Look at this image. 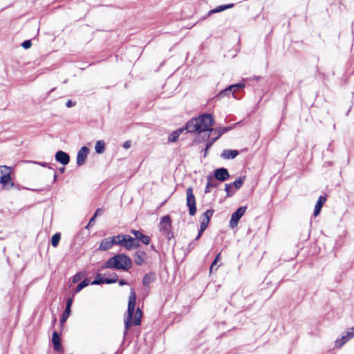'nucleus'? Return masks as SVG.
<instances>
[{"mask_svg":"<svg viewBox=\"0 0 354 354\" xmlns=\"http://www.w3.org/2000/svg\"><path fill=\"white\" fill-rule=\"evenodd\" d=\"M214 120L212 115L203 114L189 121L186 124V129L189 132H212L213 131L212 127L214 124Z\"/></svg>","mask_w":354,"mask_h":354,"instance_id":"1","label":"nucleus"},{"mask_svg":"<svg viewBox=\"0 0 354 354\" xmlns=\"http://www.w3.org/2000/svg\"><path fill=\"white\" fill-rule=\"evenodd\" d=\"M136 301V292L133 289H131L128 303V316L124 320V324L127 330H129L131 325L138 326L141 323L142 314L140 308H138L135 312Z\"/></svg>","mask_w":354,"mask_h":354,"instance_id":"2","label":"nucleus"},{"mask_svg":"<svg viewBox=\"0 0 354 354\" xmlns=\"http://www.w3.org/2000/svg\"><path fill=\"white\" fill-rule=\"evenodd\" d=\"M131 260L128 256L124 254H118L110 258L102 266V268L104 269L114 268L118 270H127L131 267Z\"/></svg>","mask_w":354,"mask_h":354,"instance_id":"3","label":"nucleus"},{"mask_svg":"<svg viewBox=\"0 0 354 354\" xmlns=\"http://www.w3.org/2000/svg\"><path fill=\"white\" fill-rule=\"evenodd\" d=\"M115 245L125 248L127 250H131L139 246V243L133 238L126 234H118L115 236Z\"/></svg>","mask_w":354,"mask_h":354,"instance_id":"4","label":"nucleus"},{"mask_svg":"<svg viewBox=\"0 0 354 354\" xmlns=\"http://www.w3.org/2000/svg\"><path fill=\"white\" fill-rule=\"evenodd\" d=\"M10 173L11 170L9 167L5 165L0 166V184L4 187H11L13 186Z\"/></svg>","mask_w":354,"mask_h":354,"instance_id":"5","label":"nucleus"},{"mask_svg":"<svg viewBox=\"0 0 354 354\" xmlns=\"http://www.w3.org/2000/svg\"><path fill=\"white\" fill-rule=\"evenodd\" d=\"M187 196V205L189 207V213L190 215L194 216L196 212V199L193 194L192 187H189L186 191Z\"/></svg>","mask_w":354,"mask_h":354,"instance_id":"6","label":"nucleus"},{"mask_svg":"<svg viewBox=\"0 0 354 354\" xmlns=\"http://www.w3.org/2000/svg\"><path fill=\"white\" fill-rule=\"evenodd\" d=\"M213 212H214V211L212 209H208L203 214V216L201 217L200 230H199L197 237L196 238V240H198L201 237L203 232L207 228V227L209 224V220L213 215Z\"/></svg>","mask_w":354,"mask_h":354,"instance_id":"7","label":"nucleus"},{"mask_svg":"<svg viewBox=\"0 0 354 354\" xmlns=\"http://www.w3.org/2000/svg\"><path fill=\"white\" fill-rule=\"evenodd\" d=\"M171 227V220L169 216H164L161 218L160 222V230L162 231L165 234H166L168 236V239H170V229Z\"/></svg>","mask_w":354,"mask_h":354,"instance_id":"8","label":"nucleus"},{"mask_svg":"<svg viewBox=\"0 0 354 354\" xmlns=\"http://www.w3.org/2000/svg\"><path fill=\"white\" fill-rule=\"evenodd\" d=\"M246 208V207H241L232 214L230 221V225L232 228L237 226L238 222L245 212Z\"/></svg>","mask_w":354,"mask_h":354,"instance_id":"9","label":"nucleus"},{"mask_svg":"<svg viewBox=\"0 0 354 354\" xmlns=\"http://www.w3.org/2000/svg\"><path fill=\"white\" fill-rule=\"evenodd\" d=\"M115 236L105 238L102 240L99 248L101 251H107L110 250L114 245H115Z\"/></svg>","mask_w":354,"mask_h":354,"instance_id":"10","label":"nucleus"},{"mask_svg":"<svg viewBox=\"0 0 354 354\" xmlns=\"http://www.w3.org/2000/svg\"><path fill=\"white\" fill-rule=\"evenodd\" d=\"M89 153V149L87 147H82L78 151L77 155L76 162L78 166H82L85 163Z\"/></svg>","mask_w":354,"mask_h":354,"instance_id":"11","label":"nucleus"},{"mask_svg":"<svg viewBox=\"0 0 354 354\" xmlns=\"http://www.w3.org/2000/svg\"><path fill=\"white\" fill-rule=\"evenodd\" d=\"M215 178L220 181H225L230 177L228 171L225 168H219L214 171Z\"/></svg>","mask_w":354,"mask_h":354,"instance_id":"12","label":"nucleus"},{"mask_svg":"<svg viewBox=\"0 0 354 354\" xmlns=\"http://www.w3.org/2000/svg\"><path fill=\"white\" fill-rule=\"evenodd\" d=\"M55 160L61 164L66 165L69 162L70 157L66 152L59 151L55 154Z\"/></svg>","mask_w":354,"mask_h":354,"instance_id":"13","label":"nucleus"},{"mask_svg":"<svg viewBox=\"0 0 354 354\" xmlns=\"http://www.w3.org/2000/svg\"><path fill=\"white\" fill-rule=\"evenodd\" d=\"M72 303H73V299L72 298L68 299L67 302H66V309H65L64 312L63 313L62 317H61V320H60V322L62 324H63L66 321V319L68 318V317L71 315V308L72 306Z\"/></svg>","mask_w":354,"mask_h":354,"instance_id":"14","label":"nucleus"},{"mask_svg":"<svg viewBox=\"0 0 354 354\" xmlns=\"http://www.w3.org/2000/svg\"><path fill=\"white\" fill-rule=\"evenodd\" d=\"M131 233L133 234L138 240H140L142 243L145 245H148L150 243V238L148 236L143 234L141 232L131 230Z\"/></svg>","mask_w":354,"mask_h":354,"instance_id":"15","label":"nucleus"},{"mask_svg":"<svg viewBox=\"0 0 354 354\" xmlns=\"http://www.w3.org/2000/svg\"><path fill=\"white\" fill-rule=\"evenodd\" d=\"M239 151L234 149H225L224 150L221 156L225 160L234 159L239 155Z\"/></svg>","mask_w":354,"mask_h":354,"instance_id":"16","label":"nucleus"},{"mask_svg":"<svg viewBox=\"0 0 354 354\" xmlns=\"http://www.w3.org/2000/svg\"><path fill=\"white\" fill-rule=\"evenodd\" d=\"M244 87H245V84L243 83L231 85V86H228L227 88H225L224 91L221 92L218 94V96L220 97V96L223 95L224 93H227L228 91H232L233 93V95H234V93L237 89L243 88Z\"/></svg>","mask_w":354,"mask_h":354,"instance_id":"17","label":"nucleus"},{"mask_svg":"<svg viewBox=\"0 0 354 354\" xmlns=\"http://www.w3.org/2000/svg\"><path fill=\"white\" fill-rule=\"evenodd\" d=\"M326 201V198L325 196H319V198L315 205V209H314L313 214L315 216H317L319 215V214L320 213V211L322 209V207Z\"/></svg>","mask_w":354,"mask_h":354,"instance_id":"18","label":"nucleus"},{"mask_svg":"<svg viewBox=\"0 0 354 354\" xmlns=\"http://www.w3.org/2000/svg\"><path fill=\"white\" fill-rule=\"evenodd\" d=\"M52 341H53V344L54 346V348L56 351H59L62 349L61 342H60V338L57 332H53Z\"/></svg>","mask_w":354,"mask_h":354,"instance_id":"19","label":"nucleus"},{"mask_svg":"<svg viewBox=\"0 0 354 354\" xmlns=\"http://www.w3.org/2000/svg\"><path fill=\"white\" fill-rule=\"evenodd\" d=\"M95 152L102 154L105 151V142L103 140H97L95 146Z\"/></svg>","mask_w":354,"mask_h":354,"instance_id":"20","label":"nucleus"},{"mask_svg":"<svg viewBox=\"0 0 354 354\" xmlns=\"http://www.w3.org/2000/svg\"><path fill=\"white\" fill-rule=\"evenodd\" d=\"M233 6H234L233 3H230V4H227V5H224V6H219L216 7V8L212 10L209 12V14L220 12L226 9L232 8H233Z\"/></svg>","mask_w":354,"mask_h":354,"instance_id":"21","label":"nucleus"},{"mask_svg":"<svg viewBox=\"0 0 354 354\" xmlns=\"http://www.w3.org/2000/svg\"><path fill=\"white\" fill-rule=\"evenodd\" d=\"M184 131L183 129H178L174 132H172L170 136H169V141L171 142H176L179 136L180 135V133Z\"/></svg>","mask_w":354,"mask_h":354,"instance_id":"22","label":"nucleus"},{"mask_svg":"<svg viewBox=\"0 0 354 354\" xmlns=\"http://www.w3.org/2000/svg\"><path fill=\"white\" fill-rule=\"evenodd\" d=\"M216 186V183L214 182L212 176L207 177V183L205 188V192L209 193L210 192V189L212 187H214Z\"/></svg>","mask_w":354,"mask_h":354,"instance_id":"23","label":"nucleus"},{"mask_svg":"<svg viewBox=\"0 0 354 354\" xmlns=\"http://www.w3.org/2000/svg\"><path fill=\"white\" fill-rule=\"evenodd\" d=\"M145 252H137L135 254L134 261L137 265H141L145 259Z\"/></svg>","mask_w":354,"mask_h":354,"instance_id":"24","label":"nucleus"},{"mask_svg":"<svg viewBox=\"0 0 354 354\" xmlns=\"http://www.w3.org/2000/svg\"><path fill=\"white\" fill-rule=\"evenodd\" d=\"M349 340L346 335H343L341 338L335 341V346L341 348L346 342Z\"/></svg>","mask_w":354,"mask_h":354,"instance_id":"25","label":"nucleus"},{"mask_svg":"<svg viewBox=\"0 0 354 354\" xmlns=\"http://www.w3.org/2000/svg\"><path fill=\"white\" fill-rule=\"evenodd\" d=\"M60 241V234L59 233H56L54 234L51 239V244L53 247H57Z\"/></svg>","mask_w":354,"mask_h":354,"instance_id":"26","label":"nucleus"},{"mask_svg":"<svg viewBox=\"0 0 354 354\" xmlns=\"http://www.w3.org/2000/svg\"><path fill=\"white\" fill-rule=\"evenodd\" d=\"M154 279V275L152 274H146L143 279V284L148 286Z\"/></svg>","mask_w":354,"mask_h":354,"instance_id":"27","label":"nucleus"},{"mask_svg":"<svg viewBox=\"0 0 354 354\" xmlns=\"http://www.w3.org/2000/svg\"><path fill=\"white\" fill-rule=\"evenodd\" d=\"M244 181H245V177H242V178H240L238 180H235L232 184L233 185V187H234L236 189H238L242 187Z\"/></svg>","mask_w":354,"mask_h":354,"instance_id":"28","label":"nucleus"},{"mask_svg":"<svg viewBox=\"0 0 354 354\" xmlns=\"http://www.w3.org/2000/svg\"><path fill=\"white\" fill-rule=\"evenodd\" d=\"M229 129H230V128H228V127H223V128L220 127V128L213 129V131L217 134L218 137H220L222 134L228 131Z\"/></svg>","mask_w":354,"mask_h":354,"instance_id":"29","label":"nucleus"},{"mask_svg":"<svg viewBox=\"0 0 354 354\" xmlns=\"http://www.w3.org/2000/svg\"><path fill=\"white\" fill-rule=\"evenodd\" d=\"M85 272H80L77 273L75 275H74L73 278V283H77L80 281L82 279H83L85 277Z\"/></svg>","mask_w":354,"mask_h":354,"instance_id":"30","label":"nucleus"},{"mask_svg":"<svg viewBox=\"0 0 354 354\" xmlns=\"http://www.w3.org/2000/svg\"><path fill=\"white\" fill-rule=\"evenodd\" d=\"M232 189H233L232 184L229 183V184L225 185V189L227 192V197H230L234 194V191Z\"/></svg>","mask_w":354,"mask_h":354,"instance_id":"31","label":"nucleus"},{"mask_svg":"<svg viewBox=\"0 0 354 354\" xmlns=\"http://www.w3.org/2000/svg\"><path fill=\"white\" fill-rule=\"evenodd\" d=\"M89 283V281L88 279H84L81 283L78 284L76 288V292H80L84 288L86 287Z\"/></svg>","mask_w":354,"mask_h":354,"instance_id":"32","label":"nucleus"},{"mask_svg":"<svg viewBox=\"0 0 354 354\" xmlns=\"http://www.w3.org/2000/svg\"><path fill=\"white\" fill-rule=\"evenodd\" d=\"M118 280V275L116 274H111L110 278L104 279L106 283H115Z\"/></svg>","mask_w":354,"mask_h":354,"instance_id":"33","label":"nucleus"},{"mask_svg":"<svg viewBox=\"0 0 354 354\" xmlns=\"http://www.w3.org/2000/svg\"><path fill=\"white\" fill-rule=\"evenodd\" d=\"M102 283H105L104 279L100 277V275H97L95 280L91 283L93 285L101 284Z\"/></svg>","mask_w":354,"mask_h":354,"instance_id":"34","label":"nucleus"},{"mask_svg":"<svg viewBox=\"0 0 354 354\" xmlns=\"http://www.w3.org/2000/svg\"><path fill=\"white\" fill-rule=\"evenodd\" d=\"M345 335H347L348 339H351L354 337V326L348 329Z\"/></svg>","mask_w":354,"mask_h":354,"instance_id":"35","label":"nucleus"},{"mask_svg":"<svg viewBox=\"0 0 354 354\" xmlns=\"http://www.w3.org/2000/svg\"><path fill=\"white\" fill-rule=\"evenodd\" d=\"M32 46L31 40H26L24 41V48L28 49Z\"/></svg>","mask_w":354,"mask_h":354,"instance_id":"36","label":"nucleus"},{"mask_svg":"<svg viewBox=\"0 0 354 354\" xmlns=\"http://www.w3.org/2000/svg\"><path fill=\"white\" fill-rule=\"evenodd\" d=\"M131 141L129 140H127L126 142H124L123 144V147L126 149H128L129 148L131 147Z\"/></svg>","mask_w":354,"mask_h":354,"instance_id":"37","label":"nucleus"},{"mask_svg":"<svg viewBox=\"0 0 354 354\" xmlns=\"http://www.w3.org/2000/svg\"><path fill=\"white\" fill-rule=\"evenodd\" d=\"M75 105V103L73 102L71 100H68L66 103V106L68 108L72 107Z\"/></svg>","mask_w":354,"mask_h":354,"instance_id":"38","label":"nucleus"},{"mask_svg":"<svg viewBox=\"0 0 354 354\" xmlns=\"http://www.w3.org/2000/svg\"><path fill=\"white\" fill-rule=\"evenodd\" d=\"M95 218V215H94V216L91 218V220H90V221H89L88 224V225H87V226H86V228H88V227L91 225V223L94 222Z\"/></svg>","mask_w":354,"mask_h":354,"instance_id":"39","label":"nucleus"},{"mask_svg":"<svg viewBox=\"0 0 354 354\" xmlns=\"http://www.w3.org/2000/svg\"><path fill=\"white\" fill-rule=\"evenodd\" d=\"M217 261H214L213 263H212L211 265V268H210V272L212 271V270L214 268L216 264Z\"/></svg>","mask_w":354,"mask_h":354,"instance_id":"40","label":"nucleus"},{"mask_svg":"<svg viewBox=\"0 0 354 354\" xmlns=\"http://www.w3.org/2000/svg\"><path fill=\"white\" fill-rule=\"evenodd\" d=\"M119 284H120V286L126 285V284H127V282H126L124 280H120V281H119Z\"/></svg>","mask_w":354,"mask_h":354,"instance_id":"41","label":"nucleus"},{"mask_svg":"<svg viewBox=\"0 0 354 354\" xmlns=\"http://www.w3.org/2000/svg\"><path fill=\"white\" fill-rule=\"evenodd\" d=\"M218 138L219 137L216 136L214 138L211 139L210 141L212 142V143H214Z\"/></svg>","mask_w":354,"mask_h":354,"instance_id":"42","label":"nucleus"},{"mask_svg":"<svg viewBox=\"0 0 354 354\" xmlns=\"http://www.w3.org/2000/svg\"><path fill=\"white\" fill-rule=\"evenodd\" d=\"M212 144H213V143H212V142H211V141L209 140V142L207 144V148H209V147H210L212 146Z\"/></svg>","mask_w":354,"mask_h":354,"instance_id":"43","label":"nucleus"},{"mask_svg":"<svg viewBox=\"0 0 354 354\" xmlns=\"http://www.w3.org/2000/svg\"><path fill=\"white\" fill-rule=\"evenodd\" d=\"M219 257H220V253H218V254H217V256L216 257V258H215L214 261H218V259H219Z\"/></svg>","mask_w":354,"mask_h":354,"instance_id":"44","label":"nucleus"},{"mask_svg":"<svg viewBox=\"0 0 354 354\" xmlns=\"http://www.w3.org/2000/svg\"><path fill=\"white\" fill-rule=\"evenodd\" d=\"M100 212H101V210H100V209H97L96 212H95V214H94V215H95V217L97 216V215L98 214H100Z\"/></svg>","mask_w":354,"mask_h":354,"instance_id":"45","label":"nucleus"}]
</instances>
